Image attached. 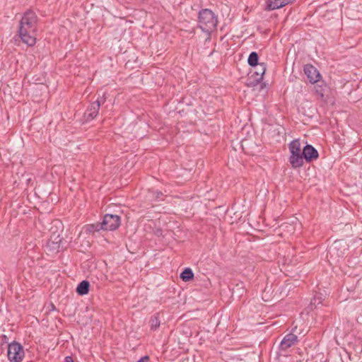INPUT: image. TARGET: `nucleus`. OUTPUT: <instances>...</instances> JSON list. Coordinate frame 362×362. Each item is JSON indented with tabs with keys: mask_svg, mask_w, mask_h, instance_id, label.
<instances>
[{
	"mask_svg": "<svg viewBox=\"0 0 362 362\" xmlns=\"http://www.w3.org/2000/svg\"><path fill=\"white\" fill-rule=\"evenodd\" d=\"M37 16L33 11H26L19 23L18 33L23 42L33 46L36 42Z\"/></svg>",
	"mask_w": 362,
	"mask_h": 362,
	"instance_id": "f257e3e1",
	"label": "nucleus"
},
{
	"mask_svg": "<svg viewBox=\"0 0 362 362\" xmlns=\"http://www.w3.org/2000/svg\"><path fill=\"white\" fill-rule=\"evenodd\" d=\"M198 23L202 30L210 35L216 28L218 19L212 11L205 8L199 11Z\"/></svg>",
	"mask_w": 362,
	"mask_h": 362,
	"instance_id": "f03ea898",
	"label": "nucleus"
},
{
	"mask_svg": "<svg viewBox=\"0 0 362 362\" xmlns=\"http://www.w3.org/2000/svg\"><path fill=\"white\" fill-rule=\"evenodd\" d=\"M288 148L291 153L289 162L291 166L293 168H298L303 166L304 163L303 156V151L301 152V145L299 139L293 140L288 144Z\"/></svg>",
	"mask_w": 362,
	"mask_h": 362,
	"instance_id": "7ed1b4c3",
	"label": "nucleus"
},
{
	"mask_svg": "<svg viewBox=\"0 0 362 362\" xmlns=\"http://www.w3.org/2000/svg\"><path fill=\"white\" fill-rule=\"evenodd\" d=\"M8 358L10 362H20L25 356L22 345L17 342L13 341L8 346Z\"/></svg>",
	"mask_w": 362,
	"mask_h": 362,
	"instance_id": "20e7f679",
	"label": "nucleus"
},
{
	"mask_svg": "<svg viewBox=\"0 0 362 362\" xmlns=\"http://www.w3.org/2000/svg\"><path fill=\"white\" fill-rule=\"evenodd\" d=\"M100 223L102 230H114L120 225V217L117 215L106 214L103 218V222Z\"/></svg>",
	"mask_w": 362,
	"mask_h": 362,
	"instance_id": "39448f33",
	"label": "nucleus"
},
{
	"mask_svg": "<svg viewBox=\"0 0 362 362\" xmlns=\"http://www.w3.org/2000/svg\"><path fill=\"white\" fill-rule=\"evenodd\" d=\"M303 71L311 83H315L320 81L321 75L319 71L312 64H305Z\"/></svg>",
	"mask_w": 362,
	"mask_h": 362,
	"instance_id": "423d86ee",
	"label": "nucleus"
},
{
	"mask_svg": "<svg viewBox=\"0 0 362 362\" xmlns=\"http://www.w3.org/2000/svg\"><path fill=\"white\" fill-rule=\"evenodd\" d=\"M298 342V337L293 333L286 334L280 343V350L286 351Z\"/></svg>",
	"mask_w": 362,
	"mask_h": 362,
	"instance_id": "0eeeda50",
	"label": "nucleus"
},
{
	"mask_svg": "<svg viewBox=\"0 0 362 362\" xmlns=\"http://www.w3.org/2000/svg\"><path fill=\"white\" fill-rule=\"evenodd\" d=\"M303 157L307 162H310L318 158L317 151L311 145H306L303 149Z\"/></svg>",
	"mask_w": 362,
	"mask_h": 362,
	"instance_id": "6e6552de",
	"label": "nucleus"
},
{
	"mask_svg": "<svg viewBox=\"0 0 362 362\" xmlns=\"http://www.w3.org/2000/svg\"><path fill=\"white\" fill-rule=\"evenodd\" d=\"M60 243L59 235L51 237L46 245L47 250L52 253L58 252L60 249Z\"/></svg>",
	"mask_w": 362,
	"mask_h": 362,
	"instance_id": "1a4fd4ad",
	"label": "nucleus"
},
{
	"mask_svg": "<svg viewBox=\"0 0 362 362\" xmlns=\"http://www.w3.org/2000/svg\"><path fill=\"white\" fill-rule=\"evenodd\" d=\"M100 107V102L97 100L90 104V105L87 109L85 116L87 119H94L98 114L99 110Z\"/></svg>",
	"mask_w": 362,
	"mask_h": 362,
	"instance_id": "9d476101",
	"label": "nucleus"
},
{
	"mask_svg": "<svg viewBox=\"0 0 362 362\" xmlns=\"http://www.w3.org/2000/svg\"><path fill=\"white\" fill-rule=\"evenodd\" d=\"M83 230L80 232V233L78 234V239L83 237L85 235H89L102 230V226L100 223L88 224L84 226Z\"/></svg>",
	"mask_w": 362,
	"mask_h": 362,
	"instance_id": "9b49d317",
	"label": "nucleus"
},
{
	"mask_svg": "<svg viewBox=\"0 0 362 362\" xmlns=\"http://www.w3.org/2000/svg\"><path fill=\"white\" fill-rule=\"evenodd\" d=\"M103 265V262H95L94 260L90 259L83 262L82 267L84 270H87L88 272H93L96 269H101V266Z\"/></svg>",
	"mask_w": 362,
	"mask_h": 362,
	"instance_id": "f8f14e48",
	"label": "nucleus"
},
{
	"mask_svg": "<svg viewBox=\"0 0 362 362\" xmlns=\"http://www.w3.org/2000/svg\"><path fill=\"white\" fill-rule=\"evenodd\" d=\"M89 291H90V283L87 280H83L81 282H80L76 288V292L79 296L87 295Z\"/></svg>",
	"mask_w": 362,
	"mask_h": 362,
	"instance_id": "ddd939ff",
	"label": "nucleus"
},
{
	"mask_svg": "<svg viewBox=\"0 0 362 362\" xmlns=\"http://www.w3.org/2000/svg\"><path fill=\"white\" fill-rule=\"evenodd\" d=\"M289 3V0H268L267 7L269 10L280 8Z\"/></svg>",
	"mask_w": 362,
	"mask_h": 362,
	"instance_id": "4468645a",
	"label": "nucleus"
},
{
	"mask_svg": "<svg viewBox=\"0 0 362 362\" xmlns=\"http://www.w3.org/2000/svg\"><path fill=\"white\" fill-rule=\"evenodd\" d=\"M323 300L324 298L321 293L315 295L310 303V309L313 310L317 308L319 305L322 304Z\"/></svg>",
	"mask_w": 362,
	"mask_h": 362,
	"instance_id": "2eb2a0df",
	"label": "nucleus"
},
{
	"mask_svg": "<svg viewBox=\"0 0 362 362\" xmlns=\"http://www.w3.org/2000/svg\"><path fill=\"white\" fill-rule=\"evenodd\" d=\"M258 54L255 52H252L249 55V57L247 59V62L249 65L251 66H257L259 63H258Z\"/></svg>",
	"mask_w": 362,
	"mask_h": 362,
	"instance_id": "dca6fc26",
	"label": "nucleus"
},
{
	"mask_svg": "<svg viewBox=\"0 0 362 362\" xmlns=\"http://www.w3.org/2000/svg\"><path fill=\"white\" fill-rule=\"evenodd\" d=\"M151 329L152 330H156L160 324V321L158 318V314L153 315L150 319Z\"/></svg>",
	"mask_w": 362,
	"mask_h": 362,
	"instance_id": "f3484780",
	"label": "nucleus"
},
{
	"mask_svg": "<svg viewBox=\"0 0 362 362\" xmlns=\"http://www.w3.org/2000/svg\"><path fill=\"white\" fill-rule=\"evenodd\" d=\"M326 90L327 86L322 83L321 84H317L315 86V91L321 99L324 98L325 92Z\"/></svg>",
	"mask_w": 362,
	"mask_h": 362,
	"instance_id": "a211bd4d",
	"label": "nucleus"
},
{
	"mask_svg": "<svg viewBox=\"0 0 362 362\" xmlns=\"http://www.w3.org/2000/svg\"><path fill=\"white\" fill-rule=\"evenodd\" d=\"M257 67V70L255 71V74L257 76H259V78H262V76L264 74L266 71V65L264 63H259L257 66H255Z\"/></svg>",
	"mask_w": 362,
	"mask_h": 362,
	"instance_id": "6ab92c4d",
	"label": "nucleus"
},
{
	"mask_svg": "<svg viewBox=\"0 0 362 362\" xmlns=\"http://www.w3.org/2000/svg\"><path fill=\"white\" fill-rule=\"evenodd\" d=\"M180 277L182 281L187 282L193 279L194 273H180Z\"/></svg>",
	"mask_w": 362,
	"mask_h": 362,
	"instance_id": "aec40b11",
	"label": "nucleus"
},
{
	"mask_svg": "<svg viewBox=\"0 0 362 362\" xmlns=\"http://www.w3.org/2000/svg\"><path fill=\"white\" fill-rule=\"evenodd\" d=\"M339 245H340V243L336 241L334 243V245L329 248V253L334 252L337 249V247L339 246Z\"/></svg>",
	"mask_w": 362,
	"mask_h": 362,
	"instance_id": "412c9836",
	"label": "nucleus"
},
{
	"mask_svg": "<svg viewBox=\"0 0 362 362\" xmlns=\"http://www.w3.org/2000/svg\"><path fill=\"white\" fill-rule=\"evenodd\" d=\"M149 361L148 356H144L141 357L137 362H148Z\"/></svg>",
	"mask_w": 362,
	"mask_h": 362,
	"instance_id": "4be33fe9",
	"label": "nucleus"
},
{
	"mask_svg": "<svg viewBox=\"0 0 362 362\" xmlns=\"http://www.w3.org/2000/svg\"><path fill=\"white\" fill-rule=\"evenodd\" d=\"M64 362H74L73 358L70 356L65 357Z\"/></svg>",
	"mask_w": 362,
	"mask_h": 362,
	"instance_id": "5701e85b",
	"label": "nucleus"
},
{
	"mask_svg": "<svg viewBox=\"0 0 362 362\" xmlns=\"http://www.w3.org/2000/svg\"><path fill=\"white\" fill-rule=\"evenodd\" d=\"M182 272H192L189 267H185L182 269Z\"/></svg>",
	"mask_w": 362,
	"mask_h": 362,
	"instance_id": "b1692460",
	"label": "nucleus"
},
{
	"mask_svg": "<svg viewBox=\"0 0 362 362\" xmlns=\"http://www.w3.org/2000/svg\"><path fill=\"white\" fill-rule=\"evenodd\" d=\"M86 246L87 247H90V243L89 241H87L86 243Z\"/></svg>",
	"mask_w": 362,
	"mask_h": 362,
	"instance_id": "393cba45",
	"label": "nucleus"
},
{
	"mask_svg": "<svg viewBox=\"0 0 362 362\" xmlns=\"http://www.w3.org/2000/svg\"><path fill=\"white\" fill-rule=\"evenodd\" d=\"M160 194H161V193H160V192H158V193H157V196H156V198H158V196H159Z\"/></svg>",
	"mask_w": 362,
	"mask_h": 362,
	"instance_id": "a878e982",
	"label": "nucleus"
}]
</instances>
